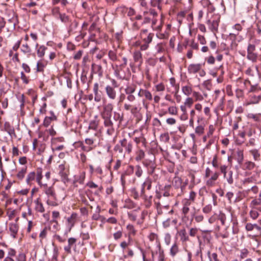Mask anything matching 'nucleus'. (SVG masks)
Returning a JSON list of instances; mask_svg holds the SVG:
<instances>
[{
    "instance_id": "obj_1",
    "label": "nucleus",
    "mask_w": 261,
    "mask_h": 261,
    "mask_svg": "<svg viewBox=\"0 0 261 261\" xmlns=\"http://www.w3.org/2000/svg\"><path fill=\"white\" fill-rule=\"evenodd\" d=\"M137 86L134 84L128 85L124 89V93H121L119 97V102H122L125 99L127 101L124 103L123 108L126 111H129L133 115H135L141 109L140 103H135L136 96L134 93L136 91Z\"/></svg>"
},
{
    "instance_id": "obj_2",
    "label": "nucleus",
    "mask_w": 261,
    "mask_h": 261,
    "mask_svg": "<svg viewBox=\"0 0 261 261\" xmlns=\"http://www.w3.org/2000/svg\"><path fill=\"white\" fill-rule=\"evenodd\" d=\"M173 195L172 187L171 185H166L163 187L160 186L159 189L155 191L154 200L163 201V197L166 198V202H169V197Z\"/></svg>"
},
{
    "instance_id": "obj_3",
    "label": "nucleus",
    "mask_w": 261,
    "mask_h": 261,
    "mask_svg": "<svg viewBox=\"0 0 261 261\" xmlns=\"http://www.w3.org/2000/svg\"><path fill=\"white\" fill-rule=\"evenodd\" d=\"M43 188H44L43 192L47 197V204L53 206L58 205L57 195L54 188L52 186L48 187L47 184L46 187Z\"/></svg>"
},
{
    "instance_id": "obj_4",
    "label": "nucleus",
    "mask_w": 261,
    "mask_h": 261,
    "mask_svg": "<svg viewBox=\"0 0 261 261\" xmlns=\"http://www.w3.org/2000/svg\"><path fill=\"white\" fill-rule=\"evenodd\" d=\"M220 175V173L218 171H213L208 167L205 169V177L207 178L206 185L208 187H213L217 182Z\"/></svg>"
},
{
    "instance_id": "obj_5",
    "label": "nucleus",
    "mask_w": 261,
    "mask_h": 261,
    "mask_svg": "<svg viewBox=\"0 0 261 261\" xmlns=\"http://www.w3.org/2000/svg\"><path fill=\"white\" fill-rule=\"evenodd\" d=\"M255 49L256 46L254 44H248L247 48V59L253 63L256 62L258 58V54L255 52Z\"/></svg>"
},
{
    "instance_id": "obj_6",
    "label": "nucleus",
    "mask_w": 261,
    "mask_h": 261,
    "mask_svg": "<svg viewBox=\"0 0 261 261\" xmlns=\"http://www.w3.org/2000/svg\"><path fill=\"white\" fill-rule=\"evenodd\" d=\"M220 21V16H215L212 18H208L206 21V24L208 29L213 32H217L219 23Z\"/></svg>"
},
{
    "instance_id": "obj_7",
    "label": "nucleus",
    "mask_w": 261,
    "mask_h": 261,
    "mask_svg": "<svg viewBox=\"0 0 261 261\" xmlns=\"http://www.w3.org/2000/svg\"><path fill=\"white\" fill-rule=\"evenodd\" d=\"M119 143L122 147L127 155H129L133 149V142L131 140L123 138L119 140Z\"/></svg>"
},
{
    "instance_id": "obj_8",
    "label": "nucleus",
    "mask_w": 261,
    "mask_h": 261,
    "mask_svg": "<svg viewBox=\"0 0 261 261\" xmlns=\"http://www.w3.org/2000/svg\"><path fill=\"white\" fill-rule=\"evenodd\" d=\"M114 106L111 103L103 105L100 115L102 118H111Z\"/></svg>"
},
{
    "instance_id": "obj_9",
    "label": "nucleus",
    "mask_w": 261,
    "mask_h": 261,
    "mask_svg": "<svg viewBox=\"0 0 261 261\" xmlns=\"http://www.w3.org/2000/svg\"><path fill=\"white\" fill-rule=\"evenodd\" d=\"M58 171L62 181L64 183L67 182L68 181V166L65 164H60L58 166Z\"/></svg>"
},
{
    "instance_id": "obj_10",
    "label": "nucleus",
    "mask_w": 261,
    "mask_h": 261,
    "mask_svg": "<svg viewBox=\"0 0 261 261\" xmlns=\"http://www.w3.org/2000/svg\"><path fill=\"white\" fill-rule=\"evenodd\" d=\"M154 204L158 215H161L164 213L163 210H168L169 209V202L164 203L163 201L154 200Z\"/></svg>"
},
{
    "instance_id": "obj_11",
    "label": "nucleus",
    "mask_w": 261,
    "mask_h": 261,
    "mask_svg": "<svg viewBox=\"0 0 261 261\" xmlns=\"http://www.w3.org/2000/svg\"><path fill=\"white\" fill-rule=\"evenodd\" d=\"M2 130L6 132L11 139H15L17 137L14 127L9 122H5Z\"/></svg>"
},
{
    "instance_id": "obj_12",
    "label": "nucleus",
    "mask_w": 261,
    "mask_h": 261,
    "mask_svg": "<svg viewBox=\"0 0 261 261\" xmlns=\"http://www.w3.org/2000/svg\"><path fill=\"white\" fill-rule=\"evenodd\" d=\"M77 218V214L75 213H72L70 217L67 218L66 223V227L68 229V232H70L72 228L74 226Z\"/></svg>"
},
{
    "instance_id": "obj_13",
    "label": "nucleus",
    "mask_w": 261,
    "mask_h": 261,
    "mask_svg": "<svg viewBox=\"0 0 261 261\" xmlns=\"http://www.w3.org/2000/svg\"><path fill=\"white\" fill-rule=\"evenodd\" d=\"M114 151L116 154V156L120 159H124L125 158L126 153L125 152L122 147L118 142L114 147Z\"/></svg>"
},
{
    "instance_id": "obj_14",
    "label": "nucleus",
    "mask_w": 261,
    "mask_h": 261,
    "mask_svg": "<svg viewBox=\"0 0 261 261\" xmlns=\"http://www.w3.org/2000/svg\"><path fill=\"white\" fill-rule=\"evenodd\" d=\"M76 239L74 238H70L68 239V245L64 247V250L67 253H71V248L73 247L75 251Z\"/></svg>"
},
{
    "instance_id": "obj_15",
    "label": "nucleus",
    "mask_w": 261,
    "mask_h": 261,
    "mask_svg": "<svg viewBox=\"0 0 261 261\" xmlns=\"http://www.w3.org/2000/svg\"><path fill=\"white\" fill-rule=\"evenodd\" d=\"M36 180L40 187H46L47 184H43L41 180L43 178V169L41 168H38L36 169Z\"/></svg>"
},
{
    "instance_id": "obj_16",
    "label": "nucleus",
    "mask_w": 261,
    "mask_h": 261,
    "mask_svg": "<svg viewBox=\"0 0 261 261\" xmlns=\"http://www.w3.org/2000/svg\"><path fill=\"white\" fill-rule=\"evenodd\" d=\"M261 101V94H252L250 95L249 100L245 105L247 106L250 105L257 104Z\"/></svg>"
},
{
    "instance_id": "obj_17",
    "label": "nucleus",
    "mask_w": 261,
    "mask_h": 261,
    "mask_svg": "<svg viewBox=\"0 0 261 261\" xmlns=\"http://www.w3.org/2000/svg\"><path fill=\"white\" fill-rule=\"evenodd\" d=\"M105 90L107 95L110 99L112 100L116 99L117 93L116 90L113 87L110 85H107L105 88Z\"/></svg>"
},
{
    "instance_id": "obj_18",
    "label": "nucleus",
    "mask_w": 261,
    "mask_h": 261,
    "mask_svg": "<svg viewBox=\"0 0 261 261\" xmlns=\"http://www.w3.org/2000/svg\"><path fill=\"white\" fill-rule=\"evenodd\" d=\"M9 229L10 231L11 236L15 239L19 229L18 225L16 223H10L9 225Z\"/></svg>"
},
{
    "instance_id": "obj_19",
    "label": "nucleus",
    "mask_w": 261,
    "mask_h": 261,
    "mask_svg": "<svg viewBox=\"0 0 261 261\" xmlns=\"http://www.w3.org/2000/svg\"><path fill=\"white\" fill-rule=\"evenodd\" d=\"M182 207L181 209L182 214L184 215L185 217H186L187 215L190 211V206L192 204V203L190 202L189 201L186 199H182L181 201Z\"/></svg>"
},
{
    "instance_id": "obj_20",
    "label": "nucleus",
    "mask_w": 261,
    "mask_h": 261,
    "mask_svg": "<svg viewBox=\"0 0 261 261\" xmlns=\"http://www.w3.org/2000/svg\"><path fill=\"white\" fill-rule=\"evenodd\" d=\"M93 90L94 94V100L96 102H99L101 99L102 93L99 91V84L97 83L94 84Z\"/></svg>"
},
{
    "instance_id": "obj_21",
    "label": "nucleus",
    "mask_w": 261,
    "mask_h": 261,
    "mask_svg": "<svg viewBox=\"0 0 261 261\" xmlns=\"http://www.w3.org/2000/svg\"><path fill=\"white\" fill-rule=\"evenodd\" d=\"M201 69V64H191L189 65L188 71L189 73L195 74L200 71Z\"/></svg>"
},
{
    "instance_id": "obj_22",
    "label": "nucleus",
    "mask_w": 261,
    "mask_h": 261,
    "mask_svg": "<svg viewBox=\"0 0 261 261\" xmlns=\"http://www.w3.org/2000/svg\"><path fill=\"white\" fill-rule=\"evenodd\" d=\"M144 166L147 168L149 172L152 173L155 168V165L154 162L152 160H146L143 162Z\"/></svg>"
},
{
    "instance_id": "obj_23",
    "label": "nucleus",
    "mask_w": 261,
    "mask_h": 261,
    "mask_svg": "<svg viewBox=\"0 0 261 261\" xmlns=\"http://www.w3.org/2000/svg\"><path fill=\"white\" fill-rule=\"evenodd\" d=\"M91 70L93 73L98 74L99 77L103 75V70L100 65L92 64Z\"/></svg>"
},
{
    "instance_id": "obj_24",
    "label": "nucleus",
    "mask_w": 261,
    "mask_h": 261,
    "mask_svg": "<svg viewBox=\"0 0 261 261\" xmlns=\"http://www.w3.org/2000/svg\"><path fill=\"white\" fill-rule=\"evenodd\" d=\"M34 202L35 204V209L37 212L41 213L44 212L45 208L40 198H37L34 200Z\"/></svg>"
},
{
    "instance_id": "obj_25",
    "label": "nucleus",
    "mask_w": 261,
    "mask_h": 261,
    "mask_svg": "<svg viewBox=\"0 0 261 261\" xmlns=\"http://www.w3.org/2000/svg\"><path fill=\"white\" fill-rule=\"evenodd\" d=\"M235 159L239 165H241L244 161V151L241 149H238L236 152Z\"/></svg>"
},
{
    "instance_id": "obj_26",
    "label": "nucleus",
    "mask_w": 261,
    "mask_h": 261,
    "mask_svg": "<svg viewBox=\"0 0 261 261\" xmlns=\"http://www.w3.org/2000/svg\"><path fill=\"white\" fill-rule=\"evenodd\" d=\"M143 200V204L145 208H149L152 205V196L144 195L141 197Z\"/></svg>"
},
{
    "instance_id": "obj_27",
    "label": "nucleus",
    "mask_w": 261,
    "mask_h": 261,
    "mask_svg": "<svg viewBox=\"0 0 261 261\" xmlns=\"http://www.w3.org/2000/svg\"><path fill=\"white\" fill-rule=\"evenodd\" d=\"M75 147L80 148L81 151L86 152H90V151H91V148L90 147H87L86 146H85L83 141H78L75 142Z\"/></svg>"
},
{
    "instance_id": "obj_28",
    "label": "nucleus",
    "mask_w": 261,
    "mask_h": 261,
    "mask_svg": "<svg viewBox=\"0 0 261 261\" xmlns=\"http://www.w3.org/2000/svg\"><path fill=\"white\" fill-rule=\"evenodd\" d=\"M178 233L180 237V241L182 242H186L189 241V237L185 228L179 230L178 231Z\"/></svg>"
},
{
    "instance_id": "obj_29",
    "label": "nucleus",
    "mask_w": 261,
    "mask_h": 261,
    "mask_svg": "<svg viewBox=\"0 0 261 261\" xmlns=\"http://www.w3.org/2000/svg\"><path fill=\"white\" fill-rule=\"evenodd\" d=\"M244 84L245 85L247 84H249L251 86L250 89L249 90V92L250 93H256L258 92L260 90V88L258 87L257 85H252L251 84V82L248 80H245L244 81Z\"/></svg>"
},
{
    "instance_id": "obj_30",
    "label": "nucleus",
    "mask_w": 261,
    "mask_h": 261,
    "mask_svg": "<svg viewBox=\"0 0 261 261\" xmlns=\"http://www.w3.org/2000/svg\"><path fill=\"white\" fill-rule=\"evenodd\" d=\"M86 174L85 172H82L79 173V175H75L74 180L75 182H77L80 184H83L85 179Z\"/></svg>"
},
{
    "instance_id": "obj_31",
    "label": "nucleus",
    "mask_w": 261,
    "mask_h": 261,
    "mask_svg": "<svg viewBox=\"0 0 261 261\" xmlns=\"http://www.w3.org/2000/svg\"><path fill=\"white\" fill-rule=\"evenodd\" d=\"M134 142L136 143L138 148H139V144L141 143L142 146L145 147L146 144V139L143 137H135L133 139Z\"/></svg>"
},
{
    "instance_id": "obj_32",
    "label": "nucleus",
    "mask_w": 261,
    "mask_h": 261,
    "mask_svg": "<svg viewBox=\"0 0 261 261\" xmlns=\"http://www.w3.org/2000/svg\"><path fill=\"white\" fill-rule=\"evenodd\" d=\"M249 152L252 155L255 161H258L260 159V153L258 149H253L249 150Z\"/></svg>"
},
{
    "instance_id": "obj_33",
    "label": "nucleus",
    "mask_w": 261,
    "mask_h": 261,
    "mask_svg": "<svg viewBox=\"0 0 261 261\" xmlns=\"http://www.w3.org/2000/svg\"><path fill=\"white\" fill-rule=\"evenodd\" d=\"M145 154L144 151L139 148H138V150L136 152V156L135 158V160L137 162H140L145 157Z\"/></svg>"
},
{
    "instance_id": "obj_34",
    "label": "nucleus",
    "mask_w": 261,
    "mask_h": 261,
    "mask_svg": "<svg viewBox=\"0 0 261 261\" xmlns=\"http://www.w3.org/2000/svg\"><path fill=\"white\" fill-rule=\"evenodd\" d=\"M36 179V173L34 171L30 172L27 176L26 182L28 185H31L32 181Z\"/></svg>"
},
{
    "instance_id": "obj_35",
    "label": "nucleus",
    "mask_w": 261,
    "mask_h": 261,
    "mask_svg": "<svg viewBox=\"0 0 261 261\" xmlns=\"http://www.w3.org/2000/svg\"><path fill=\"white\" fill-rule=\"evenodd\" d=\"M179 252V248L176 243H174L170 249V254L174 257Z\"/></svg>"
},
{
    "instance_id": "obj_36",
    "label": "nucleus",
    "mask_w": 261,
    "mask_h": 261,
    "mask_svg": "<svg viewBox=\"0 0 261 261\" xmlns=\"http://www.w3.org/2000/svg\"><path fill=\"white\" fill-rule=\"evenodd\" d=\"M163 2V0H151L150 4L151 6L153 7H157L160 10L162 9V5Z\"/></svg>"
},
{
    "instance_id": "obj_37",
    "label": "nucleus",
    "mask_w": 261,
    "mask_h": 261,
    "mask_svg": "<svg viewBox=\"0 0 261 261\" xmlns=\"http://www.w3.org/2000/svg\"><path fill=\"white\" fill-rule=\"evenodd\" d=\"M233 171L232 170L228 171V173L226 174L225 177L223 178L225 179L229 185H232L233 183V178L232 177Z\"/></svg>"
},
{
    "instance_id": "obj_38",
    "label": "nucleus",
    "mask_w": 261,
    "mask_h": 261,
    "mask_svg": "<svg viewBox=\"0 0 261 261\" xmlns=\"http://www.w3.org/2000/svg\"><path fill=\"white\" fill-rule=\"evenodd\" d=\"M133 58L135 62H142V55L140 51L136 50L133 54Z\"/></svg>"
},
{
    "instance_id": "obj_39",
    "label": "nucleus",
    "mask_w": 261,
    "mask_h": 261,
    "mask_svg": "<svg viewBox=\"0 0 261 261\" xmlns=\"http://www.w3.org/2000/svg\"><path fill=\"white\" fill-rule=\"evenodd\" d=\"M173 182L176 188H180L182 190L184 187V186L182 185V180L179 177L174 178Z\"/></svg>"
},
{
    "instance_id": "obj_40",
    "label": "nucleus",
    "mask_w": 261,
    "mask_h": 261,
    "mask_svg": "<svg viewBox=\"0 0 261 261\" xmlns=\"http://www.w3.org/2000/svg\"><path fill=\"white\" fill-rule=\"evenodd\" d=\"M165 44L163 43H159L154 47L155 54L163 53L164 51Z\"/></svg>"
},
{
    "instance_id": "obj_41",
    "label": "nucleus",
    "mask_w": 261,
    "mask_h": 261,
    "mask_svg": "<svg viewBox=\"0 0 261 261\" xmlns=\"http://www.w3.org/2000/svg\"><path fill=\"white\" fill-rule=\"evenodd\" d=\"M182 92L186 96H190L192 93V89L191 87L188 86H185L182 87Z\"/></svg>"
},
{
    "instance_id": "obj_42",
    "label": "nucleus",
    "mask_w": 261,
    "mask_h": 261,
    "mask_svg": "<svg viewBox=\"0 0 261 261\" xmlns=\"http://www.w3.org/2000/svg\"><path fill=\"white\" fill-rule=\"evenodd\" d=\"M46 49L47 47L45 46H40L37 50L38 56L40 58L43 57L45 55V52Z\"/></svg>"
},
{
    "instance_id": "obj_43",
    "label": "nucleus",
    "mask_w": 261,
    "mask_h": 261,
    "mask_svg": "<svg viewBox=\"0 0 261 261\" xmlns=\"http://www.w3.org/2000/svg\"><path fill=\"white\" fill-rule=\"evenodd\" d=\"M255 164L251 161H246L244 164V169L251 170L255 167Z\"/></svg>"
},
{
    "instance_id": "obj_44",
    "label": "nucleus",
    "mask_w": 261,
    "mask_h": 261,
    "mask_svg": "<svg viewBox=\"0 0 261 261\" xmlns=\"http://www.w3.org/2000/svg\"><path fill=\"white\" fill-rule=\"evenodd\" d=\"M56 119V117L55 116H54L53 117H45L43 123V126L46 127H48L50 125L51 121Z\"/></svg>"
},
{
    "instance_id": "obj_45",
    "label": "nucleus",
    "mask_w": 261,
    "mask_h": 261,
    "mask_svg": "<svg viewBox=\"0 0 261 261\" xmlns=\"http://www.w3.org/2000/svg\"><path fill=\"white\" fill-rule=\"evenodd\" d=\"M95 141V139L92 138H87L85 140V143L88 145L87 147H90L91 148V150H92L94 148V146H93L94 143Z\"/></svg>"
},
{
    "instance_id": "obj_46",
    "label": "nucleus",
    "mask_w": 261,
    "mask_h": 261,
    "mask_svg": "<svg viewBox=\"0 0 261 261\" xmlns=\"http://www.w3.org/2000/svg\"><path fill=\"white\" fill-rule=\"evenodd\" d=\"M108 56L109 59L112 61H116L118 59L116 52L114 50H110L109 51Z\"/></svg>"
},
{
    "instance_id": "obj_47",
    "label": "nucleus",
    "mask_w": 261,
    "mask_h": 261,
    "mask_svg": "<svg viewBox=\"0 0 261 261\" xmlns=\"http://www.w3.org/2000/svg\"><path fill=\"white\" fill-rule=\"evenodd\" d=\"M143 186L146 187L147 190H150L152 187V180L149 177H147L144 182L142 184Z\"/></svg>"
},
{
    "instance_id": "obj_48",
    "label": "nucleus",
    "mask_w": 261,
    "mask_h": 261,
    "mask_svg": "<svg viewBox=\"0 0 261 261\" xmlns=\"http://www.w3.org/2000/svg\"><path fill=\"white\" fill-rule=\"evenodd\" d=\"M249 254V251L246 248H244L241 250H240V258L241 259H244L248 256Z\"/></svg>"
},
{
    "instance_id": "obj_49",
    "label": "nucleus",
    "mask_w": 261,
    "mask_h": 261,
    "mask_svg": "<svg viewBox=\"0 0 261 261\" xmlns=\"http://www.w3.org/2000/svg\"><path fill=\"white\" fill-rule=\"evenodd\" d=\"M27 167H23L18 172L17 174V177L18 179L22 180L24 178L27 172Z\"/></svg>"
},
{
    "instance_id": "obj_50",
    "label": "nucleus",
    "mask_w": 261,
    "mask_h": 261,
    "mask_svg": "<svg viewBox=\"0 0 261 261\" xmlns=\"http://www.w3.org/2000/svg\"><path fill=\"white\" fill-rule=\"evenodd\" d=\"M197 194L196 192L191 191L189 193V198H184V199H186L187 200L189 201L190 202L193 203L195 201Z\"/></svg>"
},
{
    "instance_id": "obj_51",
    "label": "nucleus",
    "mask_w": 261,
    "mask_h": 261,
    "mask_svg": "<svg viewBox=\"0 0 261 261\" xmlns=\"http://www.w3.org/2000/svg\"><path fill=\"white\" fill-rule=\"evenodd\" d=\"M261 205V198L255 199L251 201L250 203V206L252 208L257 209L256 206Z\"/></svg>"
},
{
    "instance_id": "obj_52",
    "label": "nucleus",
    "mask_w": 261,
    "mask_h": 261,
    "mask_svg": "<svg viewBox=\"0 0 261 261\" xmlns=\"http://www.w3.org/2000/svg\"><path fill=\"white\" fill-rule=\"evenodd\" d=\"M247 118L249 119H252L256 122H258L260 120V116L258 114L249 113L247 115Z\"/></svg>"
},
{
    "instance_id": "obj_53",
    "label": "nucleus",
    "mask_w": 261,
    "mask_h": 261,
    "mask_svg": "<svg viewBox=\"0 0 261 261\" xmlns=\"http://www.w3.org/2000/svg\"><path fill=\"white\" fill-rule=\"evenodd\" d=\"M130 191L132 196L135 199H138L141 196L140 194L135 188H132Z\"/></svg>"
},
{
    "instance_id": "obj_54",
    "label": "nucleus",
    "mask_w": 261,
    "mask_h": 261,
    "mask_svg": "<svg viewBox=\"0 0 261 261\" xmlns=\"http://www.w3.org/2000/svg\"><path fill=\"white\" fill-rule=\"evenodd\" d=\"M153 37V34L149 33L146 38H144L142 39L143 43L149 45L152 41Z\"/></svg>"
},
{
    "instance_id": "obj_55",
    "label": "nucleus",
    "mask_w": 261,
    "mask_h": 261,
    "mask_svg": "<svg viewBox=\"0 0 261 261\" xmlns=\"http://www.w3.org/2000/svg\"><path fill=\"white\" fill-rule=\"evenodd\" d=\"M257 210L258 209L257 208ZM249 215L252 219L255 220L258 217L259 214L257 211V209L252 208L249 212Z\"/></svg>"
},
{
    "instance_id": "obj_56",
    "label": "nucleus",
    "mask_w": 261,
    "mask_h": 261,
    "mask_svg": "<svg viewBox=\"0 0 261 261\" xmlns=\"http://www.w3.org/2000/svg\"><path fill=\"white\" fill-rule=\"evenodd\" d=\"M49 230L47 227H45L40 232L39 234V238L40 239V241L46 238L47 232Z\"/></svg>"
},
{
    "instance_id": "obj_57",
    "label": "nucleus",
    "mask_w": 261,
    "mask_h": 261,
    "mask_svg": "<svg viewBox=\"0 0 261 261\" xmlns=\"http://www.w3.org/2000/svg\"><path fill=\"white\" fill-rule=\"evenodd\" d=\"M21 50L24 54H30L31 52V49L27 43L22 44Z\"/></svg>"
},
{
    "instance_id": "obj_58",
    "label": "nucleus",
    "mask_w": 261,
    "mask_h": 261,
    "mask_svg": "<svg viewBox=\"0 0 261 261\" xmlns=\"http://www.w3.org/2000/svg\"><path fill=\"white\" fill-rule=\"evenodd\" d=\"M208 257L210 261H219L218 258V255L216 253H211L210 251L207 252Z\"/></svg>"
},
{
    "instance_id": "obj_59",
    "label": "nucleus",
    "mask_w": 261,
    "mask_h": 261,
    "mask_svg": "<svg viewBox=\"0 0 261 261\" xmlns=\"http://www.w3.org/2000/svg\"><path fill=\"white\" fill-rule=\"evenodd\" d=\"M98 121H97L96 120H92V121H91L89 123V128L93 129V130H96L98 127Z\"/></svg>"
},
{
    "instance_id": "obj_60",
    "label": "nucleus",
    "mask_w": 261,
    "mask_h": 261,
    "mask_svg": "<svg viewBox=\"0 0 261 261\" xmlns=\"http://www.w3.org/2000/svg\"><path fill=\"white\" fill-rule=\"evenodd\" d=\"M219 168L220 169V173L223 174V177H225L226 174L228 173L227 166L225 165H221L220 166Z\"/></svg>"
},
{
    "instance_id": "obj_61",
    "label": "nucleus",
    "mask_w": 261,
    "mask_h": 261,
    "mask_svg": "<svg viewBox=\"0 0 261 261\" xmlns=\"http://www.w3.org/2000/svg\"><path fill=\"white\" fill-rule=\"evenodd\" d=\"M59 17L62 22L67 23L69 22V17L65 13H59Z\"/></svg>"
},
{
    "instance_id": "obj_62",
    "label": "nucleus",
    "mask_w": 261,
    "mask_h": 261,
    "mask_svg": "<svg viewBox=\"0 0 261 261\" xmlns=\"http://www.w3.org/2000/svg\"><path fill=\"white\" fill-rule=\"evenodd\" d=\"M143 174V170L140 165L135 167V175L138 177H140Z\"/></svg>"
},
{
    "instance_id": "obj_63",
    "label": "nucleus",
    "mask_w": 261,
    "mask_h": 261,
    "mask_svg": "<svg viewBox=\"0 0 261 261\" xmlns=\"http://www.w3.org/2000/svg\"><path fill=\"white\" fill-rule=\"evenodd\" d=\"M143 96L145 97V99L148 100H151L152 99V96L150 92L147 90L144 89L143 92Z\"/></svg>"
},
{
    "instance_id": "obj_64",
    "label": "nucleus",
    "mask_w": 261,
    "mask_h": 261,
    "mask_svg": "<svg viewBox=\"0 0 261 261\" xmlns=\"http://www.w3.org/2000/svg\"><path fill=\"white\" fill-rule=\"evenodd\" d=\"M17 261H26L27 258L25 254L23 252H20L16 257Z\"/></svg>"
}]
</instances>
